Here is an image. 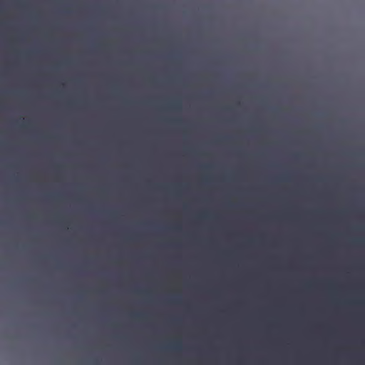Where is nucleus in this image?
I'll return each instance as SVG.
<instances>
[{
    "mask_svg": "<svg viewBox=\"0 0 365 365\" xmlns=\"http://www.w3.org/2000/svg\"><path fill=\"white\" fill-rule=\"evenodd\" d=\"M176 109H179L180 108V106L178 104H176V106H175Z\"/></svg>",
    "mask_w": 365,
    "mask_h": 365,
    "instance_id": "1",
    "label": "nucleus"
}]
</instances>
